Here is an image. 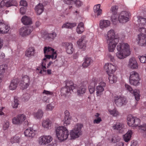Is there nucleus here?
Here are the masks:
<instances>
[{
	"mask_svg": "<svg viewBox=\"0 0 146 146\" xmlns=\"http://www.w3.org/2000/svg\"><path fill=\"white\" fill-rule=\"evenodd\" d=\"M125 86L126 89L131 93H133L135 100L138 101L139 99L140 96L139 95V90H135L133 91L132 88L129 85L126 84H125Z\"/></svg>",
	"mask_w": 146,
	"mask_h": 146,
	"instance_id": "nucleus-9",
	"label": "nucleus"
},
{
	"mask_svg": "<svg viewBox=\"0 0 146 146\" xmlns=\"http://www.w3.org/2000/svg\"><path fill=\"white\" fill-rule=\"evenodd\" d=\"M33 29L32 27L25 26L20 28L19 30V34L22 36L28 35L31 33Z\"/></svg>",
	"mask_w": 146,
	"mask_h": 146,
	"instance_id": "nucleus-6",
	"label": "nucleus"
},
{
	"mask_svg": "<svg viewBox=\"0 0 146 146\" xmlns=\"http://www.w3.org/2000/svg\"><path fill=\"white\" fill-rule=\"evenodd\" d=\"M20 5L21 6L26 7L27 6V4L25 1L21 0L20 2Z\"/></svg>",
	"mask_w": 146,
	"mask_h": 146,
	"instance_id": "nucleus-57",
	"label": "nucleus"
},
{
	"mask_svg": "<svg viewBox=\"0 0 146 146\" xmlns=\"http://www.w3.org/2000/svg\"><path fill=\"white\" fill-rule=\"evenodd\" d=\"M143 27H139V28L138 29V31L141 33L140 34H144L146 33V29Z\"/></svg>",
	"mask_w": 146,
	"mask_h": 146,
	"instance_id": "nucleus-53",
	"label": "nucleus"
},
{
	"mask_svg": "<svg viewBox=\"0 0 146 146\" xmlns=\"http://www.w3.org/2000/svg\"><path fill=\"white\" fill-rule=\"evenodd\" d=\"M54 106H52L51 104H49L46 106V110H51L54 108Z\"/></svg>",
	"mask_w": 146,
	"mask_h": 146,
	"instance_id": "nucleus-58",
	"label": "nucleus"
},
{
	"mask_svg": "<svg viewBox=\"0 0 146 146\" xmlns=\"http://www.w3.org/2000/svg\"><path fill=\"white\" fill-rule=\"evenodd\" d=\"M10 29V28L5 23L3 20H0V32L2 33H7Z\"/></svg>",
	"mask_w": 146,
	"mask_h": 146,
	"instance_id": "nucleus-15",
	"label": "nucleus"
},
{
	"mask_svg": "<svg viewBox=\"0 0 146 146\" xmlns=\"http://www.w3.org/2000/svg\"><path fill=\"white\" fill-rule=\"evenodd\" d=\"M118 17L117 14H113L111 17V20L114 24H116V22L118 20Z\"/></svg>",
	"mask_w": 146,
	"mask_h": 146,
	"instance_id": "nucleus-46",
	"label": "nucleus"
},
{
	"mask_svg": "<svg viewBox=\"0 0 146 146\" xmlns=\"http://www.w3.org/2000/svg\"><path fill=\"white\" fill-rule=\"evenodd\" d=\"M108 57L110 58V61L113 62L114 61V59L112 55H111L110 53H108Z\"/></svg>",
	"mask_w": 146,
	"mask_h": 146,
	"instance_id": "nucleus-62",
	"label": "nucleus"
},
{
	"mask_svg": "<svg viewBox=\"0 0 146 146\" xmlns=\"http://www.w3.org/2000/svg\"><path fill=\"white\" fill-rule=\"evenodd\" d=\"M56 34L55 33L53 32L46 35V39L49 40H53L56 36Z\"/></svg>",
	"mask_w": 146,
	"mask_h": 146,
	"instance_id": "nucleus-37",
	"label": "nucleus"
},
{
	"mask_svg": "<svg viewBox=\"0 0 146 146\" xmlns=\"http://www.w3.org/2000/svg\"><path fill=\"white\" fill-rule=\"evenodd\" d=\"M86 40L85 39V36H82L77 41V44L80 48L84 50L86 47Z\"/></svg>",
	"mask_w": 146,
	"mask_h": 146,
	"instance_id": "nucleus-14",
	"label": "nucleus"
},
{
	"mask_svg": "<svg viewBox=\"0 0 146 146\" xmlns=\"http://www.w3.org/2000/svg\"><path fill=\"white\" fill-rule=\"evenodd\" d=\"M128 66L129 68L132 69H136L138 68V64L135 58L132 57L129 59Z\"/></svg>",
	"mask_w": 146,
	"mask_h": 146,
	"instance_id": "nucleus-12",
	"label": "nucleus"
},
{
	"mask_svg": "<svg viewBox=\"0 0 146 146\" xmlns=\"http://www.w3.org/2000/svg\"><path fill=\"white\" fill-rule=\"evenodd\" d=\"M21 124L26 119V116L23 114H19L17 116Z\"/></svg>",
	"mask_w": 146,
	"mask_h": 146,
	"instance_id": "nucleus-41",
	"label": "nucleus"
},
{
	"mask_svg": "<svg viewBox=\"0 0 146 146\" xmlns=\"http://www.w3.org/2000/svg\"><path fill=\"white\" fill-rule=\"evenodd\" d=\"M65 116L64 117V125L65 126L69 125L70 123V120L71 117L70 116L69 112L66 110L64 112Z\"/></svg>",
	"mask_w": 146,
	"mask_h": 146,
	"instance_id": "nucleus-22",
	"label": "nucleus"
},
{
	"mask_svg": "<svg viewBox=\"0 0 146 146\" xmlns=\"http://www.w3.org/2000/svg\"><path fill=\"white\" fill-rule=\"evenodd\" d=\"M19 82L18 79L16 78L13 79L11 81L9 86V89L13 90H15L17 87Z\"/></svg>",
	"mask_w": 146,
	"mask_h": 146,
	"instance_id": "nucleus-20",
	"label": "nucleus"
},
{
	"mask_svg": "<svg viewBox=\"0 0 146 146\" xmlns=\"http://www.w3.org/2000/svg\"><path fill=\"white\" fill-rule=\"evenodd\" d=\"M100 5L98 4L95 5L94 7V12L96 13L98 16L100 15L102 13V10L100 9Z\"/></svg>",
	"mask_w": 146,
	"mask_h": 146,
	"instance_id": "nucleus-31",
	"label": "nucleus"
},
{
	"mask_svg": "<svg viewBox=\"0 0 146 146\" xmlns=\"http://www.w3.org/2000/svg\"><path fill=\"white\" fill-rule=\"evenodd\" d=\"M86 91V88L85 87H82L79 88L77 90L78 95L81 96L82 94L85 93Z\"/></svg>",
	"mask_w": 146,
	"mask_h": 146,
	"instance_id": "nucleus-39",
	"label": "nucleus"
},
{
	"mask_svg": "<svg viewBox=\"0 0 146 146\" xmlns=\"http://www.w3.org/2000/svg\"><path fill=\"white\" fill-rule=\"evenodd\" d=\"M6 65H2L0 66V74H2L5 72V69L6 67Z\"/></svg>",
	"mask_w": 146,
	"mask_h": 146,
	"instance_id": "nucleus-51",
	"label": "nucleus"
},
{
	"mask_svg": "<svg viewBox=\"0 0 146 146\" xmlns=\"http://www.w3.org/2000/svg\"><path fill=\"white\" fill-rule=\"evenodd\" d=\"M52 122L49 119H47L43 121L42 125L44 128L48 129L51 126Z\"/></svg>",
	"mask_w": 146,
	"mask_h": 146,
	"instance_id": "nucleus-32",
	"label": "nucleus"
},
{
	"mask_svg": "<svg viewBox=\"0 0 146 146\" xmlns=\"http://www.w3.org/2000/svg\"><path fill=\"white\" fill-rule=\"evenodd\" d=\"M104 67L108 75L113 74L116 69L115 66L111 63H108L106 64Z\"/></svg>",
	"mask_w": 146,
	"mask_h": 146,
	"instance_id": "nucleus-10",
	"label": "nucleus"
},
{
	"mask_svg": "<svg viewBox=\"0 0 146 146\" xmlns=\"http://www.w3.org/2000/svg\"><path fill=\"white\" fill-rule=\"evenodd\" d=\"M35 51L34 47H30L26 51L25 55L28 57L33 56L34 54Z\"/></svg>",
	"mask_w": 146,
	"mask_h": 146,
	"instance_id": "nucleus-29",
	"label": "nucleus"
},
{
	"mask_svg": "<svg viewBox=\"0 0 146 146\" xmlns=\"http://www.w3.org/2000/svg\"><path fill=\"white\" fill-rule=\"evenodd\" d=\"M43 94H45L47 95H52L53 94V93L49 91H46L44 90L43 92Z\"/></svg>",
	"mask_w": 146,
	"mask_h": 146,
	"instance_id": "nucleus-61",
	"label": "nucleus"
},
{
	"mask_svg": "<svg viewBox=\"0 0 146 146\" xmlns=\"http://www.w3.org/2000/svg\"><path fill=\"white\" fill-rule=\"evenodd\" d=\"M22 23L25 25H29L32 24V22L31 19L26 16H23L21 19Z\"/></svg>",
	"mask_w": 146,
	"mask_h": 146,
	"instance_id": "nucleus-25",
	"label": "nucleus"
},
{
	"mask_svg": "<svg viewBox=\"0 0 146 146\" xmlns=\"http://www.w3.org/2000/svg\"><path fill=\"white\" fill-rule=\"evenodd\" d=\"M129 13L126 11H122L118 17V21L121 23H124L129 21Z\"/></svg>",
	"mask_w": 146,
	"mask_h": 146,
	"instance_id": "nucleus-7",
	"label": "nucleus"
},
{
	"mask_svg": "<svg viewBox=\"0 0 146 146\" xmlns=\"http://www.w3.org/2000/svg\"><path fill=\"white\" fill-rule=\"evenodd\" d=\"M110 24V21L108 20H102L100 23V27L101 29H104L109 27Z\"/></svg>",
	"mask_w": 146,
	"mask_h": 146,
	"instance_id": "nucleus-23",
	"label": "nucleus"
},
{
	"mask_svg": "<svg viewBox=\"0 0 146 146\" xmlns=\"http://www.w3.org/2000/svg\"><path fill=\"white\" fill-rule=\"evenodd\" d=\"M108 79L110 84H112L116 82L117 77L113 74L108 75Z\"/></svg>",
	"mask_w": 146,
	"mask_h": 146,
	"instance_id": "nucleus-33",
	"label": "nucleus"
},
{
	"mask_svg": "<svg viewBox=\"0 0 146 146\" xmlns=\"http://www.w3.org/2000/svg\"><path fill=\"white\" fill-rule=\"evenodd\" d=\"M21 83H25V86H24L25 88H27L30 84V81L29 77L27 75H25L23 76L22 80L20 81Z\"/></svg>",
	"mask_w": 146,
	"mask_h": 146,
	"instance_id": "nucleus-27",
	"label": "nucleus"
},
{
	"mask_svg": "<svg viewBox=\"0 0 146 146\" xmlns=\"http://www.w3.org/2000/svg\"><path fill=\"white\" fill-rule=\"evenodd\" d=\"M35 10L37 15H40L44 10L43 5L42 4L39 3L35 7Z\"/></svg>",
	"mask_w": 146,
	"mask_h": 146,
	"instance_id": "nucleus-24",
	"label": "nucleus"
},
{
	"mask_svg": "<svg viewBox=\"0 0 146 146\" xmlns=\"http://www.w3.org/2000/svg\"><path fill=\"white\" fill-rule=\"evenodd\" d=\"M52 54L51 55L50 58L52 59H55L57 57V54L56 52H52Z\"/></svg>",
	"mask_w": 146,
	"mask_h": 146,
	"instance_id": "nucleus-60",
	"label": "nucleus"
},
{
	"mask_svg": "<svg viewBox=\"0 0 146 146\" xmlns=\"http://www.w3.org/2000/svg\"><path fill=\"white\" fill-rule=\"evenodd\" d=\"M107 36V42L108 51L113 52L119 42V37L118 35H115L114 30L112 29L108 32Z\"/></svg>",
	"mask_w": 146,
	"mask_h": 146,
	"instance_id": "nucleus-1",
	"label": "nucleus"
},
{
	"mask_svg": "<svg viewBox=\"0 0 146 146\" xmlns=\"http://www.w3.org/2000/svg\"><path fill=\"white\" fill-rule=\"evenodd\" d=\"M54 50V49L50 47L45 46L44 48V54H48V52L50 51H52V52H53Z\"/></svg>",
	"mask_w": 146,
	"mask_h": 146,
	"instance_id": "nucleus-44",
	"label": "nucleus"
},
{
	"mask_svg": "<svg viewBox=\"0 0 146 146\" xmlns=\"http://www.w3.org/2000/svg\"><path fill=\"white\" fill-rule=\"evenodd\" d=\"M139 59L142 63H146V54L144 56H140Z\"/></svg>",
	"mask_w": 146,
	"mask_h": 146,
	"instance_id": "nucleus-50",
	"label": "nucleus"
},
{
	"mask_svg": "<svg viewBox=\"0 0 146 146\" xmlns=\"http://www.w3.org/2000/svg\"><path fill=\"white\" fill-rule=\"evenodd\" d=\"M82 127V125L77 124L75 126L74 129L70 131L69 139H72L78 137L79 136L82 134L81 129Z\"/></svg>",
	"mask_w": 146,
	"mask_h": 146,
	"instance_id": "nucleus-4",
	"label": "nucleus"
},
{
	"mask_svg": "<svg viewBox=\"0 0 146 146\" xmlns=\"http://www.w3.org/2000/svg\"><path fill=\"white\" fill-rule=\"evenodd\" d=\"M93 61L90 57H86L84 59L82 66L84 68H86L92 63Z\"/></svg>",
	"mask_w": 146,
	"mask_h": 146,
	"instance_id": "nucleus-28",
	"label": "nucleus"
},
{
	"mask_svg": "<svg viewBox=\"0 0 146 146\" xmlns=\"http://www.w3.org/2000/svg\"><path fill=\"white\" fill-rule=\"evenodd\" d=\"M19 103L17 97L15 96L14 97V101L13 104V107L14 108H17Z\"/></svg>",
	"mask_w": 146,
	"mask_h": 146,
	"instance_id": "nucleus-45",
	"label": "nucleus"
},
{
	"mask_svg": "<svg viewBox=\"0 0 146 146\" xmlns=\"http://www.w3.org/2000/svg\"><path fill=\"white\" fill-rule=\"evenodd\" d=\"M19 137L16 135L14 136L13 137L11 138L10 141L12 143H19Z\"/></svg>",
	"mask_w": 146,
	"mask_h": 146,
	"instance_id": "nucleus-43",
	"label": "nucleus"
},
{
	"mask_svg": "<svg viewBox=\"0 0 146 146\" xmlns=\"http://www.w3.org/2000/svg\"><path fill=\"white\" fill-rule=\"evenodd\" d=\"M132 133V132L131 131H129L123 135V139L125 142H127L130 140Z\"/></svg>",
	"mask_w": 146,
	"mask_h": 146,
	"instance_id": "nucleus-34",
	"label": "nucleus"
},
{
	"mask_svg": "<svg viewBox=\"0 0 146 146\" xmlns=\"http://www.w3.org/2000/svg\"><path fill=\"white\" fill-rule=\"evenodd\" d=\"M109 112L111 115L114 116H116L118 115V112L115 109L112 110H109Z\"/></svg>",
	"mask_w": 146,
	"mask_h": 146,
	"instance_id": "nucleus-52",
	"label": "nucleus"
},
{
	"mask_svg": "<svg viewBox=\"0 0 146 146\" xmlns=\"http://www.w3.org/2000/svg\"><path fill=\"white\" fill-rule=\"evenodd\" d=\"M74 4L77 7H79L83 5V3L80 0H76L74 1Z\"/></svg>",
	"mask_w": 146,
	"mask_h": 146,
	"instance_id": "nucleus-48",
	"label": "nucleus"
},
{
	"mask_svg": "<svg viewBox=\"0 0 146 146\" xmlns=\"http://www.w3.org/2000/svg\"><path fill=\"white\" fill-rule=\"evenodd\" d=\"M17 2L14 0H9L7 1L5 3V5L7 7H9L12 6H15L17 5Z\"/></svg>",
	"mask_w": 146,
	"mask_h": 146,
	"instance_id": "nucleus-36",
	"label": "nucleus"
},
{
	"mask_svg": "<svg viewBox=\"0 0 146 146\" xmlns=\"http://www.w3.org/2000/svg\"><path fill=\"white\" fill-rule=\"evenodd\" d=\"M139 27L146 26V19L140 16L138 17Z\"/></svg>",
	"mask_w": 146,
	"mask_h": 146,
	"instance_id": "nucleus-30",
	"label": "nucleus"
},
{
	"mask_svg": "<svg viewBox=\"0 0 146 146\" xmlns=\"http://www.w3.org/2000/svg\"><path fill=\"white\" fill-rule=\"evenodd\" d=\"M140 120L139 118L135 117L133 127H137V126L139 125L140 123Z\"/></svg>",
	"mask_w": 146,
	"mask_h": 146,
	"instance_id": "nucleus-54",
	"label": "nucleus"
},
{
	"mask_svg": "<svg viewBox=\"0 0 146 146\" xmlns=\"http://www.w3.org/2000/svg\"><path fill=\"white\" fill-rule=\"evenodd\" d=\"M89 92L91 94L93 93L95 91V89L94 87L89 86L88 87Z\"/></svg>",
	"mask_w": 146,
	"mask_h": 146,
	"instance_id": "nucleus-56",
	"label": "nucleus"
},
{
	"mask_svg": "<svg viewBox=\"0 0 146 146\" xmlns=\"http://www.w3.org/2000/svg\"><path fill=\"white\" fill-rule=\"evenodd\" d=\"M123 125L121 123H117L115 125L113 126V128L114 129L120 130Z\"/></svg>",
	"mask_w": 146,
	"mask_h": 146,
	"instance_id": "nucleus-42",
	"label": "nucleus"
},
{
	"mask_svg": "<svg viewBox=\"0 0 146 146\" xmlns=\"http://www.w3.org/2000/svg\"><path fill=\"white\" fill-rule=\"evenodd\" d=\"M137 40L138 44L141 46L146 45V35L144 34H139L138 35Z\"/></svg>",
	"mask_w": 146,
	"mask_h": 146,
	"instance_id": "nucleus-13",
	"label": "nucleus"
},
{
	"mask_svg": "<svg viewBox=\"0 0 146 146\" xmlns=\"http://www.w3.org/2000/svg\"><path fill=\"white\" fill-rule=\"evenodd\" d=\"M140 128L141 129V130L143 131L144 132L143 134L146 132V124H143L142 125H141L139 126Z\"/></svg>",
	"mask_w": 146,
	"mask_h": 146,
	"instance_id": "nucleus-55",
	"label": "nucleus"
},
{
	"mask_svg": "<svg viewBox=\"0 0 146 146\" xmlns=\"http://www.w3.org/2000/svg\"><path fill=\"white\" fill-rule=\"evenodd\" d=\"M62 46L66 49V52L68 54H71L73 52L74 49L72 44L71 43L63 42L62 44Z\"/></svg>",
	"mask_w": 146,
	"mask_h": 146,
	"instance_id": "nucleus-16",
	"label": "nucleus"
},
{
	"mask_svg": "<svg viewBox=\"0 0 146 146\" xmlns=\"http://www.w3.org/2000/svg\"><path fill=\"white\" fill-rule=\"evenodd\" d=\"M52 139V137L50 136H43L40 138L39 142L41 144H46L50 143Z\"/></svg>",
	"mask_w": 146,
	"mask_h": 146,
	"instance_id": "nucleus-17",
	"label": "nucleus"
},
{
	"mask_svg": "<svg viewBox=\"0 0 146 146\" xmlns=\"http://www.w3.org/2000/svg\"><path fill=\"white\" fill-rule=\"evenodd\" d=\"M43 114V113L42 111L41 110H39L36 113H35L34 115L35 117L37 119H39L42 117Z\"/></svg>",
	"mask_w": 146,
	"mask_h": 146,
	"instance_id": "nucleus-40",
	"label": "nucleus"
},
{
	"mask_svg": "<svg viewBox=\"0 0 146 146\" xmlns=\"http://www.w3.org/2000/svg\"><path fill=\"white\" fill-rule=\"evenodd\" d=\"M118 9V7L116 6L115 5L111 7V11L113 14L115 15L117 14Z\"/></svg>",
	"mask_w": 146,
	"mask_h": 146,
	"instance_id": "nucleus-47",
	"label": "nucleus"
},
{
	"mask_svg": "<svg viewBox=\"0 0 146 146\" xmlns=\"http://www.w3.org/2000/svg\"><path fill=\"white\" fill-rule=\"evenodd\" d=\"M84 31V24L82 22H80L78 25L77 28V31L78 33L81 34Z\"/></svg>",
	"mask_w": 146,
	"mask_h": 146,
	"instance_id": "nucleus-35",
	"label": "nucleus"
},
{
	"mask_svg": "<svg viewBox=\"0 0 146 146\" xmlns=\"http://www.w3.org/2000/svg\"><path fill=\"white\" fill-rule=\"evenodd\" d=\"M135 117H133L131 115H129L128 116L127 118V123L129 126L132 127H133Z\"/></svg>",
	"mask_w": 146,
	"mask_h": 146,
	"instance_id": "nucleus-26",
	"label": "nucleus"
},
{
	"mask_svg": "<svg viewBox=\"0 0 146 146\" xmlns=\"http://www.w3.org/2000/svg\"><path fill=\"white\" fill-rule=\"evenodd\" d=\"M26 10L25 8L23 7H21L20 8V12L22 15H24L25 13Z\"/></svg>",
	"mask_w": 146,
	"mask_h": 146,
	"instance_id": "nucleus-63",
	"label": "nucleus"
},
{
	"mask_svg": "<svg viewBox=\"0 0 146 146\" xmlns=\"http://www.w3.org/2000/svg\"><path fill=\"white\" fill-rule=\"evenodd\" d=\"M56 137L61 141L65 140L68 138V131L65 127L61 126L57 127L56 129Z\"/></svg>",
	"mask_w": 146,
	"mask_h": 146,
	"instance_id": "nucleus-2",
	"label": "nucleus"
},
{
	"mask_svg": "<svg viewBox=\"0 0 146 146\" xmlns=\"http://www.w3.org/2000/svg\"><path fill=\"white\" fill-rule=\"evenodd\" d=\"M130 54V51H128L121 52L118 51L116 53V55L118 58L120 59H123Z\"/></svg>",
	"mask_w": 146,
	"mask_h": 146,
	"instance_id": "nucleus-19",
	"label": "nucleus"
},
{
	"mask_svg": "<svg viewBox=\"0 0 146 146\" xmlns=\"http://www.w3.org/2000/svg\"><path fill=\"white\" fill-rule=\"evenodd\" d=\"M65 83L66 86L61 89V93L66 95L71 94L75 88L76 86L71 81L66 80Z\"/></svg>",
	"mask_w": 146,
	"mask_h": 146,
	"instance_id": "nucleus-3",
	"label": "nucleus"
},
{
	"mask_svg": "<svg viewBox=\"0 0 146 146\" xmlns=\"http://www.w3.org/2000/svg\"><path fill=\"white\" fill-rule=\"evenodd\" d=\"M102 121V119L101 117H99L97 119H95L94 121L93 122L94 123H99Z\"/></svg>",
	"mask_w": 146,
	"mask_h": 146,
	"instance_id": "nucleus-59",
	"label": "nucleus"
},
{
	"mask_svg": "<svg viewBox=\"0 0 146 146\" xmlns=\"http://www.w3.org/2000/svg\"><path fill=\"white\" fill-rule=\"evenodd\" d=\"M106 86L105 83L104 82H101L99 84V85L96 86V94L98 96L101 95L102 92L104 90V88Z\"/></svg>",
	"mask_w": 146,
	"mask_h": 146,
	"instance_id": "nucleus-18",
	"label": "nucleus"
},
{
	"mask_svg": "<svg viewBox=\"0 0 146 146\" xmlns=\"http://www.w3.org/2000/svg\"><path fill=\"white\" fill-rule=\"evenodd\" d=\"M9 126V121H7L5 123L4 125V127L5 128V129H7Z\"/></svg>",
	"mask_w": 146,
	"mask_h": 146,
	"instance_id": "nucleus-64",
	"label": "nucleus"
},
{
	"mask_svg": "<svg viewBox=\"0 0 146 146\" xmlns=\"http://www.w3.org/2000/svg\"><path fill=\"white\" fill-rule=\"evenodd\" d=\"M12 121L13 123L14 124L19 125L21 124L17 116L13 118L12 119Z\"/></svg>",
	"mask_w": 146,
	"mask_h": 146,
	"instance_id": "nucleus-49",
	"label": "nucleus"
},
{
	"mask_svg": "<svg viewBox=\"0 0 146 146\" xmlns=\"http://www.w3.org/2000/svg\"><path fill=\"white\" fill-rule=\"evenodd\" d=\"M114 102L117 106L121 107L126 103V99L124 97L120 96L114 97Z\"/></svg>",
	"mask_w": 146,
	"mask_h": 146,
	"instance_id": "nucleus-8",
	"label": "nucleus"
},
{
	"mask_svg": "<svg viewBox=\"0 0 146 146\" xmlns=\"http://www.w3.org/2000/svg\"><path fill=\"white\" fill-rule=\"evenodd\" d=\"M139 75L135 71H132L130 73L129 82L132 85L136 86L139 83Z\"/></svg>",
	"mask_w": 146,
	"mask_h": 146,
	"instance_id": "nucleus-5",
	"label": "nucleus"
},
{
	"mask_svg": "<svg viewBox=\"0 0 146 146\" xmlns=\"http://www.w3.org/2000/svg\"><path fill=\"white\" fill-rule=\"evenodd\" d=\"M36 131L31 128L27 129L24 131V134L26 136L33 137L36 134Z\"/></svg>",
	"mask_w": 146,
	"mask_h": 146,
	"instance_id": "nucleus-21",
	"label": "nucleus"
},
{
	"mask_svg": "<svg viewBox=\"0 0 146 146\" xmlns=\"http://www.w3.org/2000/svg\"><path fill=\"white\" fill-rule=\"evenodd\" d=\"M117 49L118 51H129V46L126 43H119L117 47Z\"/></svg>",
	"mask_w": 146,
	"mask_h": 146,
	"instance_id": "nucleus-11",
	"label": "nucleus"
},
{
	"mask_svg": "<svg viewBox=\"0 0 146 146\" xmlns=\"http://www.w3.org/2000/svg\"><path fill=\"white\" fill-rule=\"evenodd\" d=\"M76 25V23H67L63 25L62 27V28H67L68 29L71 28Z\"/></svg>",
	"mask_w": 146,
	"mask_h": 146,
	"instance_id": "nucleus-38",
	"label": "nucleus"
}]
</instances>
